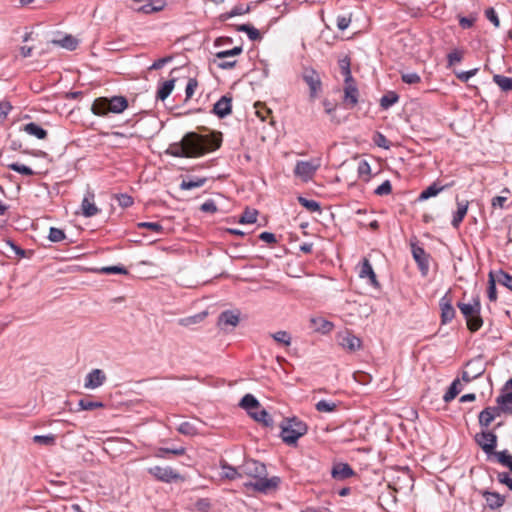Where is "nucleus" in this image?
<instances>
[{
	"label": "nucleus",
	"instance_id": "f257e3e1",
	"mask_svg": "<svg viewBox=\"0 0 512 512\" xmlns=\"http://www.w3.org/2000/svg\"><path fill=\"white\" fill-rule=\"evenodd\" d=\"M222 133L199 134L187 132L179 142L169 145L165 153L178 158H198L221 147Z\"/></svg>",
	"mask_w": 512,
	"mask_h": 512
},
{
	"label": "nucleus",
	"instance_id": "f03ea898",
	"mask_svg": "<svg viewBox=\"0 0 512 512\" xmlns=\"http://www.w3.org/2000/svg\"><path fill=\"white\" fill-rule=\"evenodd\" d=\"M239 469L242 471V476H248L256 479L255 482L244 483V487L252 488L253 490L261 493H266L270 490L276 489L280 483V478L277 476L267 478L268 472L266 465L255 459H246Z\"/></svg>",
	"mask_w": 512,
	"mask_h": 512
},
{
	"label": "nucleus",
	"instance_id": "7ed1b4c3",
	"mask_svg": "<svg viewBox=\"0 0 512 512\" xmlns=\"http://www.w3.org/2000/svg\"><path fill=\"white\" fill-rule=\"evenodd\" d=\"M129 106L125 96L115 95L112 97H98L91 106V112L95 116L107 117L109 114H120Z\"/></svg>",
	"mask_w": 512,
	"mask_h": 512
},
{
	"label": "nucleus",
	"instance_id": "20e7f679",
	"mask_svg": "<svg viewBox=\"0 0 512 512\" xmlns=\"http://www.w3.org/2000/svg\"><path fill=\"white\" fill-rule=\"evenodd\" d=\"M280 428V437L287 445H296L298 439L308 431L307 424L297 417L284 418Z\"/></svg>",
	"mask_w": 512,
	"mask_h": 512
},
{
	"label": "nucleus",
	"instance_id": "39448f33",
	"mask_svg": "<svg viewBox=\"0 0 512 512\" xmlns=\"http://www.w3.org/2000/svg\"><path fill=\"white\" fill-rule=\"evenodd\" d=\"M457 307L463 314L467 328L470 332H477L483 326V319L481 317V303L480 299L474 298L473 303L458 302Z\"/></svg>",
	"mask_w": 512,
	"mask_h": 512
},
{
	"label": "nucleus",
	"instance_id": "423d86ee",
	"mask_svg": "<svg viewBox=\"0 0 512 512\" xmlns=\"http://www.w3.org/2000/svg\"><path fill=\"white\" fill-rule=\"evenodd\" d=\"M301 77L309 87V98L316 99L322 92L320 74L312 67H303Z\"/></svg>",
	"mask_w": 512,
	"mask_h": 512
},
{
	"label": "nucleus",
	"instance_id": "0eeeda50",
	"mask_svg": "<svg viewBox=\"0 0 512 512\" xmlns=\"http://www.w3.org/2000/svg\"><path fill=\"white\" fill-rule=\"evenodd\" d=\"M497 439V435L494 433V431L490 430H482L481 432L476 433L474 436L476 444L488 456L494 453V450L497 447Z\"/></svg>",
	"mask_w": 512,
	"mask_h": 512
},
{
	"label": "nucleus",
	"instance_id": "6e6552de",
	"mask_svg": "<svg viewBox=\"0 0 512 512\" xmlns=\"http://www.w3.org/2000/svg\"><path fill=\"white\" fill-rule=\"evenodd\" d=\"M439 308L441 311L440 319L442 325L450 323L455 318L456 310L453 307V297L451 289H449L445 293V295L439 300Z\"/></svg>",
	"mask_w": 512,
	"mask_h": 512
},
{
	"label": "nucleus",
	"instance_id": "1a4fd4ad",
	"mask_svg": "<svg viewBox=\"0 0 512 512\" xmlns=\"http://www.w3.org/2000/svg\"><path fill=\"white\" fill-rule=\"evenodd\" d=\"M148 473L153 475L157 480L165 483L177 482L183 479L178 472L169 466H153L148 469Z\"/></svg>",
	"mask_w": 512,
	"mask_h": 512
},
{
	"label": "nucleus",
	"instance_id": "9d476101",
	"mask_svg": "<svg viewBox=\"0 0 512 512\" xmlns=\"http://www.w3.org/2000/svg\"><path fill=\"white\" fill-rule=\"evenodd\" d=\"M338 344L349 352H355L361 348L362 341L351 331L345 330L337 334Z\"/></svg>",
	"mask_w": 512,
	"mask_h": 512
},
{
	"label": "nucleus",
	"instance_id": "9b49d317",
	"mask_svg": "<svg viewBox=\"0 0 512 512\" xmlns=\"http://www.w3.org/2000/svg\"><path fill=\"white\" fill-rule=\"evenodd\" d=\"M411 252L418 268L423 276H426L429 271V258L430 255L426 253L424 248L418 246L416 243H411Z\"/></svg>",
	"mask_w": 512,
	"mask_h": 512
},
{
	"label": "nucleus",
	"instance_id": "f8f14e48",
	"mask_svg": "<svg viewBox=\"0 0 512 512\" xmlns=\"http://www.w3.org/2000/svg\"><path fill=\"white\" fill-rule=\"evenodd\" d=\"M318 167L319 165L312 161H298L294 168V174L307 182L312 179Z\"/></svg>",
	"mask_w": 512,
	"mask_h": 512
},
{
	"label": "nucleus",
	"instance_id": "ddd939ff",
	"mask_svg": "<svg viewBox=\"0 0 512 512\" xmlns=\"http://www.w3.org/2000/svg\"><path fill=\"white\" fill-rule=\"evenodd\" d=\"M466 366L470 369V371L464 370L462 372V380L466 383H469L474 379L482 376L485 372V368L482 365L480 359L470 360Z\"/></svg>",
	"mask_w": 512,
	"mask_h": 512
},
{
	"label": "nucleus",
	"instance_id": "4468645a",
	"mask_svg": "<svg viewBox=\"0 0 512 512\" xmlns=\"http://www.w3.org/2000/svg\"><path fill=\"white\" fill-rule=\"evenodd\" d=\"M213 114L223 119L232 112V97L229 94L223 95L214 105L211 111Z\"/></svg>",
	"mask_w": 512,
	"mask_h": 512
},
{
	"label": "nucleus",
	"instance_id": "2eb2a0df",
	"mask_svg": "<svg viewBox=\"0 0 512 512\" xmlns=\"http://www.w3.org/2000/svg\"><path fill=\"white\" fill-rule=\"evenodd\" d=\"M479 493L482 497L485 498L487 507L490 510H497L502 507L505 503V496L499 494L498 492L489 491V490H480Z\"/></svg>",
	"mask_w": 512,
	"mask_h": 512
},
{
	"label": "nucleus",
	"instance_id": "dca6fc26",
	"mask_svg": "<svg viewBox=\"0 0 512 512\" xmlns=\"http://www.w3.org/2000/svg\"><path fill=\"white\" fill-rule=\"evenodd\" d=\"M240 320V313L232 310H225L220 313L217 325L220 329H226L228 326L235 327Z\"/></svg>",
	"mask_w": 512,
	"mask_h": 512
},
{
	"label": "nucleus",
	"instance_id": "f3484780",
	"mask_svg": "<svg viewBox=\"0 0 512 512\" xmlns=\"http://www.w3.org/2000/svg\"><path fill=\"white\" fill-rule=\"evenodd\" d=\"M344 84V102L347 104L349 108H353L358 104V88L356 86L354 79H352V82Z\"/></svg>",
	"mask_w": 512,
	"mask_h": 512
},
{
	"label": "nucleus",
	"instance_id": "a211bd4d",
	"mask_svg": "<svg viewBox=\"0 0 512 512\" xmlns=\"http://www.w3.org/2000/svg\"><path fill=\"white\" fill-rule=\"evenodd\" d=\"M106 375L101 369H93L85 378L84 386L88 389H95L103 385Z\"/></svg>",
	"mask_w": 512,
	"mask_h": 512
},
{
	"label": "nucleus",
	"instance_id": "6ab92c4d",
	"mask_svg": "<svg viewBox=\"0 0 512 512\" xmlns=\"http://www.w3.org/2000/svg\"><path fill=\"white\" fill-rule=\"evenodd\" d=\"M359 277L360 278H368L370 285H372L375 288L380 287V283L377 280V277L373 270V267L367 258H364L361 263L360 270H359Z\"/></svg>",
	"mask_w": 512,
	"mask_h": 512
},
{
	"label": "nucleus",
	"instance_id": "aec40b11",
	"mask_svg": "<svg viewBox=\"0 0 512 512\" xmlns=\"http://www.w3.org/2000/svg\"><path fill=\"white\" fill-rule=\"evenodd\" d=\"M94 193L87 192L81 203L82 215L85 217H93L97 215L100 209L94 203Z\"/></svg>",
	"mask_w": 512,
	"mask_h": 512
},
{
	"label": "nucleus",
	"instance_id": "412c9836",
	"mask_svg": "<svg viewBox=\"0 0 512 512\" xmlns=\"http://www.w3.org/2000/svg\"><path fill=\"white\" fill-rule=\"evenodd\" d=\"M454 184V182L445 184V185H439L438 182H433L430 186H428L426 189H424L420 195L418 196L419 201H425L431 197L437 196L441 191L451 187Z\"/></svg>",
	"mask_w": 512,
	"mask_h": 512
},
{
	"label": "nucleus",
	"instance_id": "4be33fe9",
	"mask_svg": "<svg viewBox=\"0 0 512 512\" xmlns=\"http://www.w3.org/2000/svg\"><path fill=\"white\" fill-rule=\"evenodd\" d=\"M355 474L352 467L347 463L335 464L332 468L331 475L336 480H345Z\"/></svg>",
	"mask_w": 512,
	"mask_h": 512
},
{
	"label": "nucleus",
	"instance_id": "5701e85b",
	"mask_svg": "<svg viewBox=\"0 0 512 512\" xmlns=\"http://www.w3.org/2000/svg\"><path fill=\"white\" fill-rule=\"evenodd\" d=\"M249 12H250L249 5L238 4V5H235L230 11L220 14L218 19L221 22H225L232 17L244 15Z\"/></svg>",
	"mask_w": 512,
	"mask_h": 512
},
{
	"label": "nucleus",
	"instance_id": "b1692460",
	"mask_svg": "<svg viewBox=\"0 0 512 512\" xmlns=\"http://www.w3.org/2000/svg\"><path fill=\"white\" fill-rule=\"evenodd\" d=\"M23 130L27 134L34 136L39 140H44L48 136L47 130H45L43 127H41L40 125H38L35 122H30V123L25 124L23 127Z\"/></svg>",
	"mask_w": 512,
	"mask_h": 512
},
{
	"label": "nucleus",
	"instance_id": "393cba45",
	"mask_svg": "<svg viewBox=\"0 0 512 512\" xmlns=\"http://www.w3.org/2000/svg\"><path fill=\"white\" fill-rule=\"evenodd\" d=\"M220 468L223 470V478L228 480H235L242 477V471L232 465H230L227 461H220Z\"/></svg>",
	"mask_w": 512,
	"mask_h": 512
},
{
	"label": "nucleus",
	"instance_id": "a878e982",
	"mask_svg": "<svg viewBox=\"0 0 512 512\" xmlns=\"http://www.w3.org/2000/svg\"><path fill=\"white\" fill-rule=\"evenodd\" d=\"M468 211V201L457 200V210L453 215L451 224L454 228H458Z\"/></svg>",
	"mask_w": 512,
	"mask_h": 512
},
{
	"label": "nucleus",
	"instance_id": "bb28decb",
	"mask_svg": "<svg viewBox=\"0 0 512 512\" xmlns=\"http://www.w3.org/2000/svg\"><path fill=\"white\" fill-rule=\"evenodd\" d=\"M239 406L245 409L249 415L250 412H255L257 409L261 407L259 401L252 394L249 393L242 397Z\"/></svg>",
	"mask_w": 512,
	"mask_h": 512
},
{
	"label": "nucleus",
	"instance_id": "cd10ccee",
	"mask_svg": "<svg viewBox=\"0 0 512 512\" xmlns=\"http://www.w3.org/2000/svg\"><path fill=\"white\" fill-rule=\"evenodd\" d=\"M250 417L265 427H273L274 422L271 415L263 408H259L255 412H250Z\"/></svg>",
	"mask_w": 512,
	"mask_h": 512
},
{
	"label": "nucleus",
	"instance_id": "c85d7f7f",
	"mask_svg": "<svg viewBox=\"0 0 512 512\" xmlns=\"http://www.w3.org/2000/svg\"><path fill=\"white\" fill-rule=\"evenodd\" d=\"M50 43L53 44V45H56V46L63 47L65 49L69 50V51H73V50H75L77 48L79 42L72 35H65L61 39H53V40H51Z\"/></svg>",
	"mask_w": 512,
	"mask_h": 512
},
{
	"label": "nucleus",
	"instance_id": "c756f323",
	"mask_svg": "<svg viewBox=\"0 0 512 512\" xmlns=\"http://www.w3.org/2000/svg\"><path fill=\"white\" fill-rule=\"evenodd\" d=\"M175 79L164 81L157 90L156 99L164 101L174 89Z\"/></svg>",
	"mask_w": 512,
	"mask_h": 512
},
{
	"label": "nucleus",
	"instance_id": "7c9ffc66",
	"mask_svg": "<svg viewBox=\"0 0 512 512\" xmlns=\"http://www.w3.org/2000/svg\"><path fill=\"white\" fill-rule=\"evenodd\" d=\"M462 389V384L459 379H455L450 386L448 387V390L443 396V400L445 403L451 402L453 399L456 398V396L460 393Z\"/></svg>",
	"mask_w": 512,
	"mask_h": 512
},
{
	"label": "nucleus",
	"instance_id": "2f4dec72",
	"mask_svg": "<svg viewBox=\"0 0 512 512\" xmlns=\"http://www.w3.org/2000/svg\"><path fill=\"white\" fill-rule=\"evenodd\" d=\"M496 403L500 405V409H502L505 414H512V396L509 392L500 394L496 398Z\"/></svg>",
	"mask_w": 512,
	"mask_h": 512
},
{
	"label": "nucleus",
	"instance_id": "473e14b6",
	"mask_svg": "<svg viewBox=\"0 0 512 512\" xmlns=\"http://www.w3.org/2000/svg\"><path fill=\"white\" fill-rule=\"evenodd\" d=\"M235 29L237 31H241V32H245L247 33L249 39L251 41H259L262 39V36L259 32V30H257L254 26H252L251 24H241V25H236L235 26Z\"/></svg>",
	"mask_w": 512,
	"mask_h": 512
},
{
	"label": "nucleus",
	"instance_id": "72a5a7b5",
	"mask_svg": "<svg viewBox=\"0 0 512 512\" xmlns=\"http://www.w3.org/2000/svg\"><path fill=\"white\" fill-rule=\"evenodd\" d=\"M297 200L300 205H302L307 211H309L311 213H314V212L321 213L322 212L320 203L315 200L307 199L303 196H298Z\"/></svg>",
	"mask_w": 512,
	"mask_h": 512
},
{
	"label": "nucleus",
	"instance_id": "f704fd0d",
	"mask_svg": "<svg viewBox=\"0 0 512 512\" xmlns=\"http://www.w3.org/2000/svg\"><path fill=\"white\" fill-rule=\"evenodd\" d=\"M338 64H339L341 73L344 75V83L352 82V79H354V78L351 74L350 58L348 56H345L344 58L339 60Z\"/></svg>",
	"mask_w": 512,
	"mask_h": 512
},
{
	"label": "nucleus",
	"instance_id": "c9c22d12",
	"mask_svg": "<svg viewBox=\"0 0 512 512\" xmlns=\"http://www.w3.org/2000/svg\"><path fill=\"white\" fill-rule=\"evenodd\" d=\"M311 323L314 325L315 331L323 334L330 332L333 329V323L323 318H312Z\"/></svg>",
	"mask_w": 512,
	"mask_h": 512
},
{
	"label": "nucleus",
	"instance_id": "e433bc0d",
	"mask_svg": "<svg viewBox=\"0 0 512 512\" xmlns=\"http://www.w3.org/2000/svg\"><path fill=\"white\" fill-rule=\"evenodd\" d=\"M398 100H399V95L394 91H389L381 97L380 106L382 109L387 110L392 105L397 103Z\"/></svg>",
	"mask_w": 512,
	"mask_h": 512
},
{
	"label": "nucleus",
	"instance_id": "4c0bfd02",
	"mask_svg": "<svg viewBox=\"0 0 512 512\" xmlns=\"http://www.w3.org/2000/svg\"><path fill=\"white\" fill-rule=\"evenodd\" d=\"M207 182L206 177H197L195 179L183 180L180 183V189L191 190L193 188L202 187Z\"/></svg>",
	"mask_w": 512,
	"mask_h": 512
},
{
	"label": "nucleus",
	"instance_id": "58836bf2",
	"mask_svg": "<svg viewBox=\"0 0 512 512\" xmlns=\"http://www.w3.org/2000/svg\"><path fill=\"white\" fill-rule=\"evenodd\" d=\"M492 455H494L497 458V461L501 465L507 467L512 473V455L507 450H503L500 452H496L494 450V453H492Z\"/></svg>",
	"mask_w": 512,
	"mask_h": 512
},
{
	"label": "nucleus",
	"instance_id": "ea45409f",
	"mask_svg": "<svg viewBox=\"0 0 512 512\" xmlns=\"http://www.w3.org/2000/svg\"><path fill=\"white\" fill-rule=\"evenodd\" d=\"M338 404L336 402L320 400L315 404V408L318 412L331 413L336 411Z\"/></svg>",
	"mask_w": 512,
	"mask_h": 512
},
{
	"label": "nucleus",
	"instance_id": "a19ab883",
	"mask_svg": "<svg viewBox=\"0 0 512 512\" xmlns=\"http://www.w3.org/2000/svg\"><path fill=\"white\" fill-rule=\"evenodd\" d=\"M493 81L496 83L503 91H512V77H506L500 74H495L493 76Z\"/></svg>",
	"mask_w": 512,
	"mask_h": 512
},
{
	"label": "nucleus",
	"instance_id": "79ce46f5",
	"mask_svg": "<svg viewBox=\"0 0 512 512\" xmlns=\"http://www.w3.org/2000/svg\"><path fill=\"white\" fill-rule=\"evenodd\" d=\"M258 211L256 209L246 208L242 213L239 223L253 224L257 221Z\"/></svg>",
	"mask_w": 512,
	"mask_h": 512
},
{
	"label": "nucleus",
	"instance_id": "37998d69",
	"mask_svg": "<svg viewBox=\"0 0 512 512\" xmlns=\"http://www.w3.org/2000/svg\"><path fill=\"white\" fill-rule=\"evenodd\" d=\"M78 406H79L80 410L91 411V410H94L97 408H103L104 403L100 402V401H92L87 398H82L79 400Z\"/></svg>",
	"mask_w": 512,
	"mask_h": 512
},
{
	"label": "nucleus",
	"instance_id": "c03bdc74",
	"mask_svg": "<svg viewBox=\"0 0 512 512\" xmlns=\"http://www.w3.org/2000/svg\"><path fill=\"white\" fill-rule=\"evenodd\" d=\"M6 167L9 168L10 170H13L15 172H18V173L24 175V176H32V175H34V171L30 167H28V166H26L24 164H20V163H7Z\"/></svg>",
	"mask_w": 512,
	"mask_h": 512
},
{
	"label": "nucleus",
	"instance_id": "a18cd8bd",
	"mask_svg": "<svg viewBox=\"0 0 512 512\" xmlns=\"http://www.w3.org/2000/svg\"><path fill=\"white\" fill-rule=\"evenodd\" d=\"M494 415L491 414L486 408L483 409L478 416L479 425L487 429L494 420Z\"/></svg>",
	"mask_w": 512,
	"mask_h": 512
},
{
	"label": "nucleus",
	"instance_id": "49530a36",
	"mask_svg": "<svg viewBox=\"0 0 512 512\" xmlns=\"http://www.w3.org/2000/svg\"><path fill=\"white\" fill-rule=\"evenodd\" d=\"M464 51L459 49H454L447 55V68L452 67L455 63H460L463 60Z\"/></svg>",
	"mask_w": 512,
	"mask_h": 512
},
{
	"label": "nucleus",
	"instance_id": "de8ad7c7",
	"mask_svg": "<svg viewBox=\"0 0 512 512\" xmlns=\"http://www.w3.org/2000/svg\"><path fill=\"white\" fill-rule=\"evenodd\" d=\"M161 5H162L161 2L159 3V5H155V3H151V0H148V1L144 2L143 5H141L140 7L134 8V10L143 12L145 14H150L153 12L160 11Z\"/></svg>",
	"mask_w": 512,
	"mask_h": 512
},
{
	"label": "nucleus",
	"instance_id": "09e8293b",
	"mask_svg": "<svg viewBox=\"0 0 512 512\" xmlns=\"http://www.w3.org/2000/svg\"><path fill=\"white\" fill-rule=\"evenodd\" d=\"M33 441L37 444L44 446H52L56 443V436L53 434L49 435H35Z\"/></svg>",
	"mask_w": 512,
	"mask_h": 512
},
{
	"label": "nucleus",
	"instance_id": "8fccbe9b",
	"mask_svg": "<svg viewBox=\"0 0 512 512\" xmlns=\"http://www.w3.org/2000/svg\"><path fill=\"white\" fill-rule=\"evenodd\" d=\"M48 239L51 242L58 243L66 239V234L62 229L51 227L49 229Z\"/></svg>",
	"mask_w": 512,
	"mask_h": 512
},
{
	"label": "nucleus",
	"instance_id": "3c124183",
	"mask_svg": "<svg viewBox=\"0 0 512 512\" xmlns=\"http://www.w3.org/2000/svg\"><path fill=\"white\" fill-rule=\"evenodd\" d=\"M271 336L277 343L285 346H289L291 344V336L287 331H277Z\"/></svg>",
	"mask_w": 512,
	"mask_h": 512
},
{
	"label": "nucleus",
	"instance_id": "603ef678",
	"mask_svg": "<svg viewBox=\"0 0 512 512\" xmlns=\"http://www.w3.org/2000/svg\"><path fill=\"white\" fill-rule=\"evenodd\" d=\"M372 139L376 146L386 150L390 148V142L381 132H375Z\"/></svg>",
	"mask_w": 512,
	"mask_h": 512
},
{
	"label": "nucleus",
	"instance_id": "864d4df0",
	"mask_svg": "<svg viewBox=\"0 0 512 512\" xmlns=\"http://www.w3.org/2000/svg\"><path fill=\"white\" fill-rule=\"evenodd\" d=\"M357 172L360 178L365 177L364 180L368 181L371 174L370 164L366 160H361L358 164Z\"/></svg>",
	"mask_w": 512,
	"mask_h": 512
},
{
	"label": "nucleus",
	"instance_id": "5fc2aeb1",
	"mask_svg": "<svg viewBox=\"0 0 512 512\" xmlns=\"http://www.w3.org/2000/svg\"><path fill=\"white\" fill-rule=\"evenodd\" d=\"M137 228L138 229H148V230H151L152 232L158 233V234L163 232V227L158 222H139V223H137Z\"/></svg>",
	"mask_w": 512,
	"mask_h": 512
},
{
	"label": "nucleus",
	"instance_id": "6e6d98bb",
	"mask_svg": "<svg viewBox=\"0 0 512 512\" xmlns=\"http://www.w3.org/2000/svg\"><path fill=\"white\" fill-rule=\"evenodd\" d=\"M206 315H207L206 312H201L196 315L183 318L180 320V324L183 326H190L192 324L199 323L206 317Z\"/></svg>",
	"mask_w": 512,
	"mask_h": 512
},
{
	"label": "nucleus",
	"instance_id": "4d7b16f0",
	"mask_svg": "<svg viewBox=\"0 0 512 512\" xmlns=\"http://www.w3.org/2000/svg\"><path fill=\"white\" fill-rule=\"evenodd\" d=\"M242 46H236L230 50L219 51L215 54L218 59H224L228 57L238 56L242 53Z\"/></svg>",
	"mask_w": 512,
	"mask_h": 512
},
{
	"label": "nucleus",
	"instance_id": "13d9d810",
	"mask_svg": "<svg viewBox=\"0 0 512 512\" xmlns=\"http://www.w3.org/2000/svg\"><path fill=\"white\" fill-rule=\"evenodd\" d=\"M102 274H128L124 266H106L98 270Z\"/></svg>",
	"mask_w": 512,
	"mask_h": 512
},
{
	"label": "nucleus",
	"instance_id": "bf43d9fd",
	"mask_svg": "<svg viewBox=\"0 0 512 512\" xmlns=\"http://www.w3.org/2000/svg\"><path fill=\"white\" fill-rule=\"evenodd\" d=\"M178 431L187 436H193L197 433L196 427L190 422H183L179 425Z\"/></svg>",
	"mask_w": 512,
	"mask_h": 512
},
{
	"label": "nucleus",
	"instance_id": "052dcab7",
	"mask_svg": "<svg viewBox=\"0 0 512 512\" xmlns=\"http://www.w3.org/2000/svg\"><path fill=\"white\" fill-rule=\"evenodd\" d=\"M5 246L9 247L17 257L24 258L26 257L27 251L22 249L20 246H18L14 241L11 239L5 240Z\"/></svg>",
	"mask_w": 512,
	"mask_h": 512
},
{
	"label": "nucleus",
	"instance_id": "680f3d73",
	"mask_svg": "<svg viewBox=\"0 0 512 512\" xmlns=\"http://www.w3.org/2000/svg\"><path fill=\"white\" fill-rule=\"evenodd\" d=\"M401 80L406 84H417L421 77L416 72H405L401 73Z\"/></svg>",
	"mask_w": 512,
	"mask_h": 512
},
{
	"label": "nucleus",
	"instance_id": "e2e57ef3",
	"mask_svg": "<svg viewBox=\"0 0 512 512\" xmlns=\"http://www.w3.org/2000/svg\"><path fill=\"white\" fill-rule=\"evenodd\" d=\"M487 295L490 301H496L497 300V289H496V283L493 278V275L490 273L489 281H488V287H487Z\"/></svg>",
	"mask_w": 512,
	"mask_h": 512
},
{
	"label": "nucleus",
	"instance_id": "0e129e2a",
	"mask_svg": "<svg viewBox=\"0 0 512 512\" xmlns=\"http://www.w3.org/2000/svg\"><path fill=\"white\" fill-rule=\"evenodd\" d=\"M185 453V449L183 447L180 448H160L157 453V457L164 458L166 454H173L176 456H181Z\"/></svg>",
	"mask_w": 512,
	"mask_h": 512
},
{
	"label": "nucleus",
	"instance_id": "69168bd1",
	"mask_svg": "<svg viewBox=\"0 0 512 512\" xmlns=\"http://www.w3.org/2000/svg\"><path fill=\"white\" fill-rule=\"evenodd\" d=\"M116 199H117L119 206H121L122 208H128V207L132 206L134 203L133 198L130 195L125 194V193L116 195Z\"/></svg>",
	"mask_w": 512,
	"mask_h": 512
},
{
	"label": "nucleus",
	"instance_id": "338daca9",
	"mask_svg": "<svg viewBox=\"0 0 512 512\" xmlns=\"http://www.w3.org/2000/svg\"><path fill=\"white\" fill-rule=\"evenodd\" d=\"M392 192V185L389 180L384 181L375 189V194L378 196L389 195Z\"/></svg>",
	"mask_w": 512,
	"mask_h": 512
},
{
	"label": "nucleus",
	"instance_id": "774afa93",
	"mask_svg": "<svg viewBox=\"0 0 512 512\" xmlns=\"http://www.w3.org/2000/svg\"><path fill=\"white\" fill-rule=\"evenodd\" d=\"M498 282L512 291V275L509 273L500 271Z\"/></svg>",
	"mask_w": 512,
	"mask_h": 512
}]
</instances>
